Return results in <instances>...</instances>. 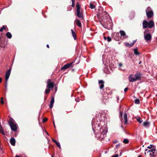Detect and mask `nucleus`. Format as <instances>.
<instances>
[{
    "instance_id": "obj_1",
    "label": "nucleus",
    "mask_w": 157,
    "mask_h": 157,
    "mask_svg": "<svg viewBox=\"0 0 157 157\" xmlns=\"http://www.w3.org/2000/svg\"><path fill=\"white\" fill-rule=\"evenodd\" d=\"M98 12L97 13V16L98 18H101L102 20L103 19L105 18H109L110 17L108 13L105 11L102 7H100L98 9Z\"/></svg>"
},
{
    "instance_id": "obj_2",
    "label": "nucleus",
    "mask_w": 157,
    "mask_h": 157,
    "mask_svg": "<svg viewBox=\"0 0 157 157\" xmlns=\"http://www.w3.org/2000/svg\"><path fill=\"white\" fill-rule=\"evenodd\" d=\"M103 22L105 23L104 24V26L106 29H111L112 28V24L111 22V21L110 19V17L109 18L103 19L102 20Z\"/></svg>"
},
{
    "instance_id": "obj_3",
    "label": "nucleus",
    "mask_w": 157,
    "mask_h": 157,
    "mask_svg": "<svg viewBox=\"0 0 157 157\" xmlns=\"http://www.w3.org/2000/svg\"><path fill=\"white\" fill-rule=\"evenodd\" d=\"M14 121L12 118L10 119L8 123L10 126L11 129L13 131H16L17 129V125L15 124Z\"/></svg>"
},
{
    "instance_id": "obj_4",
    "label": "nucleus",
    "mask_w": 157,
    "mask_h": 157,
    "mask_svg": "<svg viewBox=\"0 0 157 157\" xmlns=\"http://www.w3.org/2000/svg\"><path fill=\"white\" fill-rule=\"evenodd\" d=\"M147 17L148 18H151L153 15V12L150 7H148L146 10Z\"/></svg>"
},
{
    "instance_id": "obj_5",
    "label": "nucleus",
    "mask_w": 157,
    "mask_h": 157,
    "mask_svg": "<svg viewBox=\"0 0 157 157\" xmlns=\"http://www.w3.org/2000/svg\"><path fill=\"white\" fill-rule=\"evenodd\" d=\"M76 12L78 17L79 18H83V15L82 13L80 12V7L79 4L77 2L76 3Z\"/></svg>"
},
{
    "instance_id": "obj_6",
    "label": "nucleus",
    "mask_w": 157,
    "mask_h": 157,
    "mask_svg": "<svg viewBox=\"0 0 157 157\" xmlns=\"http://www.w3.org/2000/svg\"><path fill=\"white\" fill-rule=\"evenodd\" d=\"M11 68H10L9 70H8L6 72L5 75V80H6V85L5 87L6 88L7 84V81L9 78L11 71Z\"/></svg>"
},
{
    "instance_id": "obj_7",
    "label": "nucleus",
    "mask_w": 157,
    "mask_h": 157,
    "mask_svg": "<svg viewBox=\"0 0 157 157\" xmlns=\"http://www.w3.org/2000/svg\"><path fill=\"white\" fill-rule=\"evenodd\" d=\"M54 83L52 82L50 79H48L47 81V87L50 89L51 88L53 89L54 87Z\"/></svg>"
},
{
    "instance_id": "obj_8",
    "label": "nucleus",
    "mask_w": 157,
    "mask_h": 157,
    "mask_svg": "<svg viewBox=\"0 0 157 157\" xmlns=\"http://www.w3.org/2000/svg\"><path fill=\"white\" fill-rule=\"evenodd\" d=\"M73 63L72 62L64 65L63 67L61 68V70H65L67 68L72 67L73 66Z\"/></svg>"
},
{
    "instance_id": "obj_9",
    "label": "nucleus",
    "mask_w": 157,
    "mask_h": 157,
    "mask_svg": "<svg viewBox=\"0 0 157 157\" xmlns=\"http://www.w3.org/2000/svg\"><path fill=\"white\" fill-rule=\"evenodd\" d=\"M144 37L145 40L146 41L150 40L151 38V36L150 33L145 34V32H144Z\"/></svg>"
},
{
    "instance_id": "obj_10",
    "label": "nucleus",
    "mask_w": 157,
    "mask_h": 157,
    "mask_svg": "<svg viewBox=\"0 0 157 157\" xmlns=\"http://www.w3.org/2000/svg\"><path fill=\"white\" fill-rule=\"evenodd\" d=\"M128 79L129 81L131 82H134L136 81L135 79V77L134 75H130L129 76Z\"/></svg>"
},
{
    "instance_id": "obj_11",
    "label": "nucleus",
    "mask_w": 157,
    "mask_h": 157,
    "mask_svg": "<svg viewBox=\"0 0 157 157\" xmlns=\"http://www.w3.org/2000/svg\"><path fill=\"white\" fill-rule=\"evenodd\" d=\"M105 136L104 135H103L101 133H99V132H98V134L96 135L97 138L100 140H101L102 139H103L105 137Z\"/></svg>"
},
{
    "instance_id": "obj_12",
    "label": "nucleus",
    "mask_w": 157,
    "mask_h": 157,
    "mask_svg": "<svg viewBox=\"0 0 157 157\" xmlns=\"http://www.w3.org/2000/svg\"><path fill=\"white\" fill-rule=\"evenodd\" d=\"M120 32L121 35V39H123L128 37L126 35L125 32L123 31H120Z\"/></svg>"
},
{
    "instance_id": "obj_13",
    "label": "nucleus",
    "mask_w": 157,
    "mask_h": 157,
    "mask_svg": "<svg viewBox=\"0 0 157 157\" xmlns=\"http://www.w3.org/2000/svg\"><path fill=\"white\" fill-rule=\"evenodd\" d=\"M134 76L135 77V79L136 81L138 80H140L141 78V74L140 73H137Z\"/></svg>"
},
{
    "instance_id": "obj_14",
    "label": "nucleus",
    "mask_w": 157,
    "mask_h": 157,
    "mask_svg": "<svg viewBox=\"0 0 157 157\" xmlns=\"http://www.w3.org/2000/svg\"><path fill=\"white\" fill-rule=\"evenodd\" d=\"M136 41V40H134L132 43L131 44H130L129 43H125V46L127 47H132L134 44L135 43V42Z\"/></svg>"
},
{
    "instance_id": "obj_15",
    "label": "nucleus",
    "mask_w": 157,
    "mask_h": 157,
    "mask_svg": "<svg viewBox=\"0 0 157 157\" xmlns=\"http://www.w3.org/2000/svg\"><path fill=\"white\" fill-rule=\"evenodd\" d=\"M107 130L106 128L105 129H103V128H101L100 129V131L99 132V133H101L102 134L105 135L107 133Z\"/></svg>"
},
{
    "instance_id": "obj_16",
    "label": "nucleus",
    "mask_w": 157,
    "mask_h": 157,
    "mask_svg": "<svg viewBox=\"0 0 157 157\" xmlns=\"http://www.w3.org/2000/svg\"><path fill=\"white\" fill-rule=\"evenodd\" d=\"M99 86L100 87V88L101 89H102L104 87V82L102 80H100L99 81Z\"/></svg>"
},
{
    "instance_id": "obj_17",
    "label": "nucleus",
    "mask_w": 157,
    "mask_h": 157,
    "mask_svg": "<svg viewBox=\"0 0 157 157\" xmlns=\"http://www.w3.org/2000/svg\"><path fill=\"white\" fill-rule=\"evenodd\" d=\"M128 115L126 113H125L124 115L123 119L124 120V124H127L128 121Z\"/></svg>"
},
{
    "instance_id": "obj_18",
    "label": "nucleus",
    "mask_w": 157,
    "mask_h": 157,
    "mask_svg": "<svg viewBox=\"0 0 157 157\" xmlns=\"http://www.w3.org/2000/svg\"><path fill=\"white\" fill-rule=\"evenodd\" d=\"M148 27V22L146 20L144 21L143 22V27L144 29Z\"/></svg>"
},
{
    "instance_id": "obj_19",
    "label": "nucleus",
    "mask_w": 157,
    "mask_h": 157,
    "mask_svg": "<svg viewBox=\"0 0 157 157\" xmlns=\"http://www.w3.org/2000/svg\"><path fill=\"white\" fill-rule=\"evenodd\" d=\"M54 102V98L53 97H52L51 100V101L50 102V104L49 105L50 107L52 109L53 106V104Z\"/></svg>"
},
{
    "instance_id": "obj_20",
    "label": "nucleus",
    "mask_w": 157,
    "mask_h": 157,
    "mask_svg": "<svg viewBox=\"0 0 157 157\" xmlns=\"http://www.w3.org/2000/svg\"><path fill=\"white\" fill-rule=\"evenodd\" d=\"M10 142L11 144L13 146L15 145L16 141L14 138H11L10 140Z\"/></svg>"
},
{
    "instance_id": "obj_21",
    "label": "nucleus",
    "mask_w": 157,
    "mask_h": 157,
    "mask_svg": "<svg viewBox=\"0 0 157 157\" xmlns=\"http://www.w3.org/2000/svg\"><path fill=\"white\" fill-rule=\"evenodd\" d=\"M154 25V23L152 21H150L148 22V27L149 28H152Z\"/></svg>"
},
{
    "instance_id": "obj_22",
    "label": "nucleus",
    "mask_w": 157,
    "mask_h": 157,
    "mask_svg": "<svg viewBox=\"0 0 157 157\" xmlns=\"http://www.w3.org/2000/svg\"><path fill=\"white\" fill-rule=\"evenodd\" d=\"M156 149L155 148H153L152 149H151V150H148L147 149H146L145 150V151H147V153H148L149 152H151L153 154H154V152L155 151Z\"/></svg>"
},
{
    "instance_id": "obj_23",
    "label": "nucleus",
    "mask_w": 157,
    "mask_h": 157,
    "mask_svg": "<svg viewBox=\"0 0 157 157\" xmlns=\"http://www.w3.org/2000/svg\"><path fill=\"white\" fill-rule=\"evenodd\" d=\"M147 152H145L144 154L145 155L146 154L147 155H149L150 157H155L154 156V154H153L151 152H149L148 153H147V151H146Z\"/></svg>"
},
{
    "instance_id": "obj_24",
    "label": "nucleus",
    "mask_w": 157,
    "mask_h": 157,
    "mask_svg": "<svg viewBox=\"0 0 157 157\" xmlns=\"http://www.w3.org/2000/svg\"><path fill=\"white\" fill-rule=\"evenodd\" d=\"M75 22L76 23V24L78 25V27H81V24L79 20H75Z\"/></svg>"
},
{
    "instance_id": "obj_25",
    "label": "nucleus",
    "mask_w": 157,
    "mask_h": 157,
    "mask_svg": "<svg viewBox=\"0 0 157 157\" xmlns=\"http://www.w3.org/2000/svg\"><path fill=\"white\" fill-rule=\"evenodd\" d=\"M143 124L144 127H147L149 125V122L145 121L143 123Z\"/></svg>"
},
{
    "instance_id": "obj_26",
    "label": "nucleus",
    "mask_w": 157,
    "mask_h": 157,
    "mask_svg": "<svg viewBox=\"0 0 157 157\" xmlns=\"http://www.w3.org/2000/svg\"><path fill=\"white\" fill-rule=\"evenodd\" d=\"M6 36L9 39H10L11 38L12 35L11 33L10 32H7L6 34Z\"/></svg>"
},
{
    "instance_id": "obj_27",
    "label": "nucleus",
    "mask_w": 157,
    "mask_h": 157,
    "mask_svg": "<svg viewBox=\"0 0 157 157\" xmlns=\"http://www.w3.org/2000/svg\"><path fill=\"white\" fill-rule=\"evenodd\" d=\"M136 119L139 123L140 124L142 123L143 120L140 118L139 117H136Z\"/></svg>"
},
{
    "instance_id": "obj_28",
    "label": "nucleus",
    "mask_w": 157,
    "mask_h": 157,
    "mask_svg": "<svg viewBox=\"0 0 157 157\" xmlns=\"http://www.w3.org/2000/svg\"><path fill=\"white\" fill-rule=\"evenodd\" d=\"M71 31L72 32V33L73 35V36L74 38V40H75L76 39V34L75 32L73 31L72 29H71Z\"/></svg>"
},
{
    "instance_id": "obj_29",
    "label": "nucleus",
    "mask_w": 157,
    "mask_h": 157,
    "mask_svg": "<svg viewBox=\"0 0 157 157\" xmlns=\"http://www.w3.org/2000/svg\"><path fill=\"white\" fill-rule=\"evenodd\" d=\"M134 54L136 55H138L140 54V53L138 52L137 48H134Z\"/></svg>"
},
{
    "instance_id": "obj_30",
    "label": "nucleus",
    "mask_w": 157,
    "mask_h": 157,
    "mask_svg": "<svg viewBox=\"0 0 157 157\" xmlns=\"http://www.w3.org/2000/svg\"><path fill=\"white\" fill-rule=\"evenodd\" d=\"M104 39L105 40H107V41L108 42H110L111 40V38L110 37H109V36L107 37H104Z\"/></svg>"
},
{
    "instance_id": "obj_31",
    "label": "nucleus",
    "mask_w": 157,
    "mask_h": 157,
    "mask_svg": "<svg viewBox=\"0 0 157 157\" xmlns=\"http://www.w3.org/2000/svg\"><path fill=\"white\" fill-rule=\"evenodd\" d=\"M90 7L91 9H94L95 8V6L91 3H90Z\"/></svg>"
},
{
    "instance_id": "obj_32",
    "label": "nucleus",
    "mask_w": 157,
    "mask_h": 157,
    "mask_svg": "<svg viewBox=\"0 0 157 157\" xmlns=\"http://www.w3.org/2000/svg\"><path fill=\"white\" fill-rule=\"evenodd\" d=\"M123 142L124 144H128L129 142V141L128 139H125L124 140Z\"/></svg>"
},
{
    "instance_id": "obj_33",
    "label": "nucleus",
    "mask_w": 157,
    "mask_h": 157,
    "mask_svg": "<svg viewBox=\"0 0 157 157\" xmlns=\"http://www.w3.org/2000/svg\"><path fill=\"white\" fill-rule=\"evenodd\" d=\"M0 132L3 135L5 134L4 131L3 130L1 125H0Z\"/></svg>"
},
{
    "instance_id": "obj_34",
    "label": "nucleus",
    "mask_w": 157,
    "mask_h": 157,
    "mask_svg": "<svg viewBox=\"0 0 157 157\" xmlns=\"http://www.w3.org/2000/svg\"><path fill=\"white\" fill-rule=\"evenodd\" d=\"M92 129L93 131L94 132L95 131V129L96 127L95 126V124H93V122H92Z\"/></svg>"
},
{
    "instance_id": "obj_35",
    "label": "nucleus",
    "mask_w": 157,
    "mask_h": 157,
    "mask_svg": "<svg viewBox=\"0 0 157 157\" xmlns=\"http://www.w3.org/2000/svg\"><path fill=\"white\" fill-rule=\"evenodd\" d=\"M135 103L136 104H139L140 103V101L139 99H137L135 101Z\"/></svg>"
},
{
    "instance_id": "obj_36",
    "label": "nucleus",
    "mask_w": 157,
    "mask_h": 157,
    "mask_svg": "<svg viewBox=\"0 0 157 157\" xmlns=\"http://www.w3.org/2000/svg\"><path fill=\"white\" fill-rule=\"evenodd\" d=\"M6 27L5 26L3 25L1 28H0V32H2L3 29H5Z\"/></svg>"
},
{
    "instance_id": "obj_37",
    "label": "nucleus",
    "mask_w": 157,
    "mask_h": 157,
    "mask_svg": "<svg viewBox=\"0 0 157 157\" xmlns=\"http://www.w3.org/2000/svg\"><path fill=\"white\" fill-rule=\"evenodd\" d=\"M50 91V89H48V88L47 89H46L45 90V93L46 94H47L49 93Z\"/></svg>"
},
{
    "instance_id": "obj_38",
    "label": "nucleus",
    "mask_w": 157,
    "mask_h": 157,
    "mask_svg": "<svg viewBox=\"0 0 157 157\" xmlns=\"http://www.w3.org/2000/svg\"><path fill=\"white\" fill-rule=\"evenodd\" d=\"M72 2V5L71 6L73 7H74V2H75V0H71Z\"/></svg>"
},
{
    "instance_id": "obj_39",
    "label": "nucleus",
    "mask_w": 157,
    "mask_h": 157,
    "mask_svg": "<svg viewBox=\"0 0 157 157\" xmlns=\"http://www.w3.org/2000/svg\"><path fill=\"white\" fill-rule=\"evenodd\" d=\"M56 144V145H57V146L60 148V149L61 148V146H60V144H59V143H58V142H57Z\"/></svg>"
},
{
    "instance_id": "obj_40",
    "label": "nucleus",
    "mask_w": 157,
    "mask_h": 157,
    "mask_svg": "<svg viewBox=\"0 0 157 157\" xmlns=\"http://www.w3.org/2000/svg\"><path fill=\"white\" fill-rule=\"evenodd\" d=\"M47 120H48V119L47 118H45L43 119L42 122L44 123L45 122L47 121Z\"/></svg>"
},
{
    "instance_id": "obj_41",
    "label": "nucleus",
    "mask_w": 157,
    "mask_h": 157,
    "mask_svg": "<svg viewBox=\"0 0 157 157\" xmlns=\"http://www.w3.org/2000/svg\"><path fill=\"white\" fill-rule=\"evenodd\" d=\"M1 102L2 104H3V103H4V101H3V98L2 97L1 98Z\"/></svg>"
},
{
    "instance_id": "obj_42",
    "label": "nucleus",
    "mask_w": 157,
    "mask_h": 157,
    "mask_svg": "<svg viewBox=\"0 0 157 157\" xmlns=\"http://www.w3.org/2000/svg\"><path fill=\"white\" fill-rule=\"evenodd\" d=\"M75 100L77 102H79V98H76L75 99Z\"/></svg>"
},
{
    "instance_id": "obj_43",
    "label": "nucleus",
    "mask_w": 157,
    "mask_h": 157,
    "mask_svg": "<svg viewBox=\"0 0 157 157\" xmlns=\"http://www.w3.org/2000/svg\"><path fill=\"white\" fill-rule=\"evenodd\" d=\"M119 156L118 154H115L114 155L112 156V157H118Z\"/></svg>"
},
{
    "instance_id": "obj_44",
    "label": "nucleus",
    "mask_w": 157,
    "mask_h": 157,
    "mask_svg": "<svg viewBox=\"0 0 157 157\" xmlns=\"http://www.w3.org/2000/svg\"><path fill=\"white\" fill-rule=\"evenodd\" d=\"M128 87H126L124 89V92H126L127 90H128Z\"/></svg>"
},
{
    "instance_id": "obj_45",
    "label": "nucleus",
    "mask_w": 157,
    "mask_h": 157,
    "mask_svg": "<svg viewBox=\"0 0 157 157\" xmlns=\"http://www.w3.org/2000/svg\"><path fill=\"white\" fill-rule=\"evenodd\" d=\"M52 140L53 142H54V143H55L56 144L57 142V141H56V140H54V139H52Z\"/></svg>"
},
{
    "instance_id": "obj_46",
    "label": "nucleus",
    "mask_w": 157,
    "mask_h": 157,
    "mask_svg": "<svg viewBox=\"0 0 157 157\" xmlns=\"http://www.w3.org/2000/svg\"><path fill=\"white\" fill-rule=\"evenodd\" d=\"M118 65L120 67H121L122 65V64L121 63H119Z\"/></svg>"
},
{
    "instance_id": "obj_47",
    "label": "nucleus",
    "mask_w": 157,
    "mask_h": 157,
    "mask_svg": "<svg viewBox=\"0 0 157 157\" xmlns=\"http://www.w3.org/2000/svg\"><path fill=\"white\" fill-rule=\"evenodd\" d=\"M150 147H151V148H152L154 147V145L153 144H151L150 145Z\"/></svg>"
},
{
    "instance_id": "obj_48",
    "label": "nucleus",
    "mask_w": 157,
    "mask_h": 157,
    "mask_svg": "<svg viewBox=\"0 0 157 157\" xmlns=\"http://www.w3.org/2000/svg\"><path fill=\"white\" fill-rule=\"evenodd\" d=\"M2 79L1 78H0V83H1L2 81Z\"/></svg>"
},
{
    "instance_id": "obj_49",
    "label": "nucleus",
    "mask_w": 157,
    "mask_h": 157,
    "mask_svg": "<svg viewBox=\"0 0 157 157\" xmlns=\"http://www.w3.org/2000/svg\"><path fill=\"white\" fill-rule=\"evenodd\" d=\"M117 140H115V141H114L113 142V143H117Z\"/></svg>"
},
{
    "instance_id": "obj_50",
    "label": "nucleus",
    "mask_w": 157,
    "mask_h": 157,
    "mask_svg": "<svg viewBox=\"0 0 157 157\" xmlns=\"http://www.w3.org/2000/svg\"><path fill=\"white\" fill-rule=\"evenodd\" d=\"M120 114L121 117H122V113L120 112Z\"/></svg>"
},
{
    "instance_id": "obj_51",
    "label": "nucleus",
    "mask_w": 157,
    "mask_h": 157,
    "mask_svg": "<svg viewBox=\"0 0 157 157\" xmlns=\"http://www.w3.org/2000/svg\"><path fill=\"white\" fill-rule=\"evenodd\" d=\"M47 47L48 48H49V45L48 44H47Z\"/></svg>"
},
{
    "instance_id": "obj_52",
    "label": "nucleus",
    "mask_w": 157,
    "mask_h": 157,
    "mask_svg": "<svg viewBox=\"0 0 157 157\" xmlns=\"http://www.w3.org/2000/svg\"><path fill=\"white\" fill-rule=\"evenodd\" d=\"M147 148H148L150 149V148H151V147H150V146H148V147H147Z\"/></svg>"
},
{
    "instance_id": "obj_53",
    "label": "nucleus",
    "mask_w": 157,
    "mask_h": 157,
    "mask_svg": "<svg viewBox=\"0 0 157 157\" xmlns=\"http://www.w3.org/2000/svg\"><path fill=\"white\" fill-rule=\"evenodd\" d=\"M53 124H54V125L55 127V123H54V121H53Z\"/></svg>"
},
{
    "instance_id": "obj_54",
    "label": "nucleus",
    "mask_w": 157,
    "mask_h": 157,
    "mask_svg": "<svg viewBox=\"0 0 157 157\" xmlns=\"http://www.w3.org/2000/svg\"><path fill=\"white\" fill-rule=\"evenodd\" d=\"M119 146V144H117L116 145V147H118V146Z\"/></svg>"
},
{
    "instance_id": "obj_55",
    "label": "nucleus",
    "mask_w": 157,
    "mask_h": 157,
    "mask_svg": "<svg viewBox=\"0 0 157 157\" xmlns=\"http://www.w3.org/2000/svg\"><path fill=\"white\" fill-rule=\"evenodd\" d=\"M117 100H119V97H118V96H117Z\"/></svg>"
},
{
    "instance_id": "obj_56",
    "label": "nucleus",
    "mask_w": 157,
    "mask_h": 157,
    "mask_svg": "<svg viewBox=\"0 0 157 157\" xmlns=\"http://www.w3.org/2000/svg\"><path fill=\"white\" fill-rule=\"evenodd\" d=\"M138 157H142L141 155H139Z\"/></svg>"
},
{
    "instance_id": "obj_57",
    "label": "nucleus",
    "mask_w": 157,
    "mask_h": 157,
    "mask_svg": "<svg viewBox=\"0 0 157 157\" xmlns=\"http://www.w3.org/2000/svg\"><path fill=\"white\" fill-rule=\"evenodd\" d=\"M15 157H19L18 155H16Z\"/></svg>"
},
{
    "instance_id": "obj_58",
    "label": "nucleus",
    "mask_w": 157,
    "mask_h": 157,
    "mask_svg": "<svg viewBox=\"0 0 157 157\" xmlns=\"http://www.w3.org/2000/svg\"><path fill=\"white\" fill-rule=\"evenodd\" d=\"M96 126H97L98 127H99V125H96Z\"/></svg>"
},
{
    "instance_id": "obj_59",
    "label": "nucleus",
    "mask_w": 157,
    "mask_h": 157,
    "mask_svg": "<svg viewBox=\"0 0 157 157\" xmlns=\"http://www.w3.org/2000/svg\"><path fill=\"white\" fill-rule=\"evenodd\" d=\"M141 63V62H140L139 63V64H140Z\"/></svg>"
},
{
    "instance_id": "obj_60",
    "label": "nucleus",
    "mask_w": 157,
    "mask_h": 157,
    "mask_svg": "<svg viewBox=\"0 0 157 157\" xmlns=\"http://www.w3.org/2000/svg\"><path fill=\"white\" fill-rule=\"evenodd\" d=\"M46 132L47 134L48 135V133Z\"/></svg>"
},
{
    "instance_id": "obj_61",
    "label": "nucleus",
    "mask_w": 157,
    "mask_h": 157,
    "mask_svg": "<svg viewBox=\"0 0 157 157\" xmlns=\"http://www.w3.org/2000/svg\"><path fill=\"white\" fill-rule=\"evenodd\" d=\"M52 157H54L53 156H52Z\"/></svg>"
},
{
    "instance_id": "obj_62",
    "label": "nucleus",
    "mask_w": 157,
    "mask_h": 157,
    "mask_svg": "<svg viewBox=\"0 0 157 157\" xmlns=\"http://www.w3.org/2000/svg\"><path fill=\"white\" fill-rule=\"evenodd\" d=\"M156 96H157V94L156 95Z\"/></svg>"
}]
</instances>
